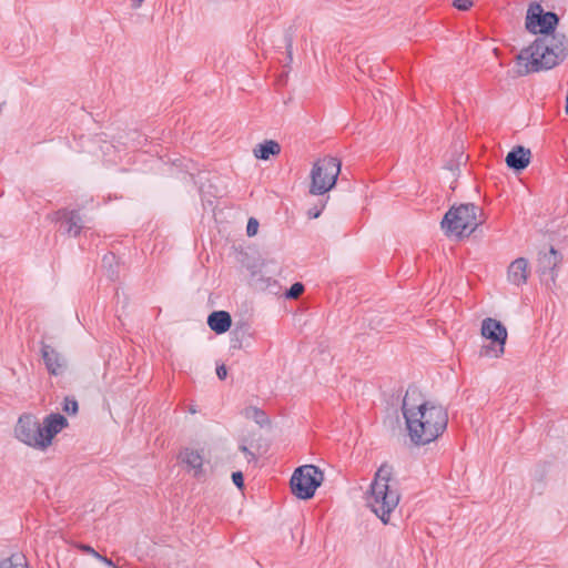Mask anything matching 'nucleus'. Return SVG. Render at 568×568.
I'll return each mask as SVG.
<instances>
[{"instance_id": "8", "label": "nucleus", "mask_w": 568, "mask_h": 568, "mask_svg": "<svg viewBox=\"0 0 568 568\" xmlns=\"http://www.w3.org/2000/svg\"><path fill=\"white\" fill-rule=\"evenodd\" d=\"M480 332L481 336L490 342V348L496 354L505 352L508 333L506 326L500 321L491 317L484 318Z\"/></svg>"}, {"instance_id": "34", "label": "nucleus", "mask_w": 568, "mask_h": 568, "mask_svg": "<svg viewBox=\"0 0 568 568\" xmlns=\"http://www.w3.org/2000/svg\"><path fill=\"white\" fill-rule=\"evenodd\" d=\"M51 353H53V351L50 349L49 346H43L41 349V355H43V356L51 355Z\"/></svg>"}, {"instance_id": "22", "label": "nucleus", "mask_w": 568, "mask_h": 568, "mask_svg": "<svg viewBox=\"0 0 568 568\" xmlns=\"http://www.w3.org/2000/svg\"><path fill=\"white\" fill-rule=\"evenodd\" d=\"M62 410L69 415H75L79 410V404L74 397H64Z\"/></svg>"}, {"instance_id": "15", "label": "nucleus", "mask_w": 568, "mask_h": 568, "mask_svg": "<svg viewBox=\"0 0 568 568\" xmlns=\"http://www.w3.org/2000/svg\"><path fill=\"white\" fill-rule=\"evenodd\" d=\"M260 271L252 270L251 276L252 281L256 288L268 291L270 293L277 294L280 291V285L277 281L273 280L272 277H263L260 275Z\"/></svg>"}, {"instance_id": "4", "label": "nucleus", "mask_w": 568, "mask_h": 568, "mask_svg": "<svg viewBox=\"0 0 568 568\" xmlns=\"http://www.w3.org/2000/svg\"><path fill=\"white\" fill-rule=\"evenodd\" d=\"M481 209L473 203L452 206L442 220V229L446 235L463 237L473 233L481 224Z\"/></svg>"}, {"instance_id": "27", "label": "nucleus", "mask_w": 568, "mask_h": 568, "mask_svg": "<svg viewBox=\"0 0 568 568\" xmlns=\"http://www.w3.org/2000/svg\"><path fill=\"white\" fill-rule=\"evenodd\" d=\"M453 4L458 10L466 11L471 8L473 0H454Z\"/></svg>"}, {"instance_id": "32", "label": "nucleus", "mask_w": 568, "mask_h": 568, "mask_svg": "<svg viewBox=\"0 0 568 568\" xmlns=\"http://www.w3.org/2000/svg\"><path fill=\"white\" fill-rule=\"evenodd\" d=\"M285 42H286V51H287L288 59L292 60V48H293L292 38L286 36Z\"/></svg>"}, {"instance_id": "28", "label": "nucleus", "mask_w": 568, "mask_h": 568, "mask_svg": "<svg viewBox=\"0 0 568 568\" xmlns=\"http://www.w3.org/2000/svg\"><path fill=\"white\" fill-rule=\"evenodd\" d=\"M239 449L246 455L248 463H251L252 460H256L255 454L251 452L246 445H240Z\"/></svg>"}, {"instance_id": "35", "label": "nucleus", "mask_w": 568, "mask_h": 568, "mask_svg": "<svg viewBox=\"0 0 568 568\" xmlns=\"http://www.w3.org/2000/svg\"><path fill=\"white\" fill-rule=\"evenodd\" d=\"M190 413L194 414V413H196V409L194 407H191Z\"/></svg>"}, {"instance_id": "29", "label": "nucleus", "mask_w": 568, "mask_h": 568, "mask_svg": "<svg viewBox=\"0 0 568 568\" xmlns=\"http://www.w3.org/2000/svg\"><path fill=\"white\" fill-rule=\"evenodd\" d=\"M323 207H324V205H322L321 207H318V206L311 207L307 211V216L310 219H317L321 215Z\"/></svg>"}, {"instance_id": "26", "label": "nucleus", "mask_w": 568, "mask_h": 568, "mask_svg": "<svg viewBox=\"0 0 568 568\" xmlns=\"http://www.w3.org/2000/svg\"><path fill=\"white\" fill-rule=\"evenodd\" d=\"M232 481L233 484L237 487V488H243L244 486V475L242 471L237 470V471H233L232 473Z\"/></svg>"}, {"instance_id": "2", "label": "nucleus", "mask_w": 568, "mask_h": 568, "mask_svg": "<svg viewBox=\"0 0 568 568\" xmlns=\"http://www.w3.org/2000/svg\"><path fill=\"white\" fill-rule=\"evenodd\" d=\"M418 392L409 387L402 403V413L408 436L416 446H424L436 440L447 428L448 414L442 405L430 402L412 403Z\"/></svg>"}, {"instance_id": "11", "label": "nucleus", "mask_w": 568, "mask_h": 568, "mask_svg": "<svg viewBox=\"0 0 568 568\" xmlns=\"http://www.w3.org/2000/svg\"><path fill=\"white\" fill-rule=\"evenodd\" d=\"M559 263L558 252L550 247L547 252H540L538 256V272L542 277L548 276L547 281L555 282V268Z\"/></svg>"}, {"instance_id": "21", "label": "nucleus", "mask_w": 568, "mask_h": 568, "mask_svg": "<svg viewBox=\"0 0 568 568\" xmlns=\"http://www.w3.org/2000/svg\"><path fill=\"white\" fill-rule=\"evenodd\" d=\"M547 476V467L546 465L537 466L534 470V479L536 480V485L534 486V490H538L540 494L545 487V479Z\"/></svg>"}, {"instance_id": "17", "label": "nucleus", "mask_w": 568, "mask_h": 568, "mask_svg": "<svg viewBox=\"0 0 568 568\" xmlns=\"http://www.w3.org/2000/svg\"><path fill=\"white\" fill-rule=\"evenodd\" d=\"M42 359L52 376H62L68 368L67 357H42Z\"/></svg>"}, {"instance_id": "16", "label": "nucleus", "mask_w": 568, "mask_h": 568, "mask_svg": "<svg viewBox=\"0 0 568 568\" xmlns=\"http://www.w3.org/2000/svg\"><path fill=\"white\" fill-rule=\"evenodd\" d=\"M280 152L281 145L274 140H266L254 149V155L261 160H267L271 155H276Z\"/></svg>"}, {"instance_id": "33", "label": "nucleus", "mask_w": 568, "mask_h": 568, "mask_svg": "<svg viewBox=\"0 0 568 568\" xmlns=\"http://www.w3.org/2000/svg\"><path fill=\"white\" fill-rule=\"evenodd\" d=\"M143 2H144V0H131V7L134 10L140 9L143 4Z\"/></svg>"}, {"instance_id": "14", "label": "nucleus", "mask_w": 568, "mask_h": 568, "mask_svg": "<svg viewBox=\"0 0 568 568\" xmlns=\"http://www.w3.org/2000/svg\"><path fill=\"white\" fill-rule=\"evenodd\" d=\"M207 325L216 334H223L232 325L231 315L226 311H214L207 317Z\"/></svg>"}, {"instance_id": "12", "label": "nucleus", "mask_w": 568, "mask_h": 568, "mask_svg": "<svg viewBox=\"0 0 568 568\" xmlns=\"http://www.w3.org/2000/svg\"><path fill=\"white\" fill-rule=\"evenodd\" d=\"M528 261L524 257H518L510 263L507 270L508 282L520 286L526 284L528 278Z\"/></svg>"}, {"instance_id": "25", "label": "nucleus", "mask_w": 568, "mask_h": 568, "mask_svg": "<svg viewBox=\"0 0 568 568\" xmlns=\"http://www.w3.org/2000/svg\"><path fill=\"white\" fill-rule=\"evenodd\" d=\"M215 373L219 379L224 381L227 377V367L222 362H216Z\"/></svg>"}, {"instance_id": "5", "label": "nucleus", "mask_w": 568, "mask_h": 568, "mask_svg": "<svg viewBox=\"0 0 568 568\" xmlns=\"http://www.w3.org/2000/svg\"><path fill=\"white\" fill-rule=\"evenodd\" d=\"M323 480L324 474L318 466L312 464L300 466L290 480L292 494L301 500H308L314 497Z\"/></svg>"}, {"instance_id": "13", "label": "nucleus", "mask_w": 568, "mask_h": 568, "mask_svg": "<svg viewBox=\"0 0 568 568\" xmlns=\"http://www.w3.org/2000/svg\"><path fill=\"white\" fill-rule=\"evenodd\" d=\"M530 150L521 145L514 148L506 156V164L515 171L526 169L530 162Z\"/></svg>"}, {"instance_id": "19", "label": "nucleus", "mask_w": 568, "mask_h": 568, "mask_svg": "<svg viewBox=\"0 0 568 568\" xmlns=\"http://www.w3.org/2000/svg\"><path fill=\"white\" fill-rule=\"evenodd\" d=\"M244 415L246 418L253 419L261 427L270 424V418L266 413L255 406H248L244 409Z\"/></svg>"}, {"instance_id": "7", "label": "nucleus", "mask_w": 568, "mask_h": 568, "mask_svg": "<svg viewBox=\"0 0 568 568\" xmlns=\"http://www.w3.org/2000/svg\"><path fill=\"white\" fill-rule=\"evenodd\" d=\"M39 429L40 423L38 418L31 413H23L18 417L13 428V435L20 443L41 450Z\"/></svg>"}, {"instance_id": "6", "label": "nucleus", "mask_w": 568, "mask_h": 568, "mask_svg": "<svg viewBox=\"0 0 568 568\" xmlns=\"http://www.w3.org/2000/svg\"><path fill=\"white\" fill-rule=\"evenodd\" d=\"M341 172V162L333 156H325L314 163L311 171L310 193L322 195L328 192L336 183Z\"/></svg>"}, {"instance_id": "18", "label": "nucleus", "mask_w": 568, "mask_h": 568, "mask_svg": "<svg viewBox=\"0 0 568 568\" xmlns=\"http://www.w3.org/2000/svg\"><path fill=\"white\" fill-rule=\"evenodd\" d=\"M182 462L185 463L190 468L196 470L202 469L203 466V457L197 450L185 448L181 453Z\"/></svg>"}, {"instance_id": "1", "label": "nucleus", "mask_w": 568, "mask_h": 568, "mask_svg": "<svg viewBox=\"0 0 568 568\" xmlns=\"http://www.w3.org/2000/svg\"><path fill=\"white\" fill-rule=\"evenodd\" d=\"M559 18L555 12H544L539 3H531L527 10L526 29L540 33L531 45L517 55L515 73L519 77L530 72L549 70L559 64L568 54V40L565 34L555 33Z\"/></svg>"}, {"instance_id": "3", "label": "nucleus", "mask_w": 568, "mask_h": 568, "mask_svg": "<svg viewBox=\"0 0 568 568\" xmlns=\"http://www.w3.org/2000/svg\"><path fill=\"white\" fill-rule=\"evenodd\" d=\"M392 479L393 467L383 464L371 484L368 505L383 524L389 523L390 514L399 503V494L390 487Z\"/></svg>"}, {"instance_id": "10", "label": "nucleus", "mask_w": 568, "mask_h": 568, "mask_svg": "<svg viewBox=\"0 0 568 568\" xmlns=\"http://www.w3.org/2000/svg\"><path fill=\"white\" fill-rule=\"evenodd\" d=\"M50 219L59 223V230L68 236H78L83 229V220L77 210L61 209L50 215Z\"/></svg>"}, {"instance_id": "9", "label": "nucleus", "mask_w": 568, "mask_h": 568, "mask_svg": "<svg viewBox=\"0 0 568 568\" xmlns=\"http://www.w3.org/2000/svg\"><path fill=\"white\" fill-rule=\"evenodd\" d=\"M68 425L69 422L67 417L60 413H50L47 415L40 424L39 429L41 450L47 449L52 444L53 438L68 427Z\"/></svg>"}, {"instance_id": "30", "label": "nucleus", "mask_w": 568, "mask_h": 568, "mask_svg": "<svg viewBox=\"0 0 568 568\" xmlns=\"http://www.w3.org/2000/svg\"><path fill=\"white\" fill-rule=\"evenodd\" d=\"M81 549L87 552V554H90L92 555L94 558H98L100 557V554L90 545H82L81 546Z\"/></svg>"}, {"instance_id": "31", "label": "nucleus", "mask_w": 568, "mask_h": 568, "mask_svg": "<svg viewBox=\"0 0 568 568\" xmlns=\"http://www.w3.org/2000/svg\"><path fill=\"white\" fill-rule=\"evenodd\" d=\"M97 559H99L100 561H102L105 566H108L109 568H120L119 566H116L110 558L105 557V556H102L100 555V557H98Z\"/></svg>"}, {"instance_id": "20", "label": "nucleus", "mask_w": 568, "mask_h": 568, "mask_svg": "<svg viewBox=\"0 0 568 568\" xmlns=\"http://www.w3.org/2000/svg\"><path fill=\"white\" fill-rule=\"evenodd\" d=\"M0 568H29L24 556L12 555L0 561Z\"/></svg>"}, {"instance_id": "24", "label": "nucleus", "mask_w": 568, "mask_h": 568, "mask_svg": "<svg viewBox=\"0 0 568 568\" xmlns=\"http://www.w3.org/2000/svg\"><path fill=\"white\" fill-rule=\"evenodd\" d=\"M257 231H258V221L254 217H250L247 225H246V234L248 236H254V235H256Z\"/></svg>"}, {"instance_id": "23", "label": "nucleus", "mask_w": 568, "mask_h": 568, "mask_svg": "<svg viewBox=\"0 0 568 568\" xmlns=\"http://www.w3.org/2000/svg\"><path fill=\"white\" fill-rule=\"evenodd\" d=\"M304 292V285L300 282L294 283L288 291H286L285 296L287 298H297Z\"/></svg>"}]
</instances>
